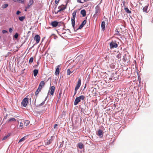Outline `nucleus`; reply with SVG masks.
<instances>
[{"mask_svg": "<svg viewBox=\"0 0 153 153\" xmlns=\"http://www.w3.org/2000/svg\"><path fill=\"white\" fill-rule=\"evenodd\" d=\"M76 11H74L73 13H72V16L73 17L71 18V24L72 25L74 30H75V19L76 16Z\"/></svg>", "mask_w": 153, "mask_h": 153, "instance_id": "nucleus-1", "label": "nucleus"}, {"mask_svg": "<svg viewBox=\"0 0 153 153\" xmlns=\"http://www.w3.org/2000/svg\"><path fill=\"white\" fill-rule=\"evenodd\" d=\"M29 100V98H25L22 100L21 104L24 107H26L27 105Z\"/></svg>", "mask_w": 153, "mask_h": 153, "instance_id": "nucleus-2", "label": "nucleus"}, {"mask_svg": "<svg viewBox=\"0 0 153 153\" xmlns=\"http://www.w3.org/2000/svg\"><path fill=\"white\" fill-rule=\"evenodd\" d=\"M66 7L63 5H62L61 6H59L58 7V9L59 10L57 12H55V13L56 14H57L59 12L64 10L66 9Z\"/></svg>", "mask_w": 153, "mask_h": 153, "instance_id": "nucleus-3", "label": "nucleus"}, {"mask_svg": "<svg viewBox=\"0 0 153 153\" xmlns=\"http://www.w3.org/2000/svg\"><path fill=\"white\" fill-rule=\"evenodd\" d=\"M55 87H51L49 89L48 94L49 95L50 94L53 96L55 91Z\"/></svg>", "mask_w": 153, "mask_h": 153, "instance_id": "nucleus-4", "label": "nucleus"}, {"mask_svg": "<svg viewBox=\"0 0 153 153\" xmlns=\"http://www.w3.org/2000/svg\"><path fill=\"white\" fill-rule=\"evenodd\" d=\"M109 46L111 49L114 48H116L118 47L117 44L113 42H112L110 43Z\"/></svg>", "mask_w": 153, "mask_h": 153, "instance_id": "nucleus-5", "label": "nucleus"}, {"mask_svg": "<svg viewBox=\"0 0 153 153\" xmlns=\"http://www.w3.org/2000/svg\"><path fill=\"white\" fill-rule=\"evenodd\" d=\"M97 134L100 137H102L103 136V131L100 129H99L97 133Z\"/></svg>", "mask_w": 153, "mask_h": 153, "instance_id": "nucleus-6", "label": "nucleus"}, {"mask_svg": "<svg viewBox=\"0 0 153 153\" xmlns=\"http://www.w3.org/2000/svg\"><path fill=\"white\" fill-rule=\"evenodd\" d=\"M86 20H85L79 26V27L76 29V30L81 29L83 27V26L86 24Z\"/></svg>", "mask_w": 153, "mask_h": 153, "instance_id": "nucleus-7", "label": "nucleus"}, {"mask_svg": "<svg viewBox=\"0 0 153 153\" xmlns=\"http://www.w3.org/2000/svg\"><path fill=\"white\" fill-rule=\"evenodd\" d=\"M34 40L36 41V42L38 43L40 40V36L38 35H36L34 37Z\"/></svg>", "mask_w": 153, "mask_h": 153, "instance_id": "nucleus-8", "label": "nucleus"}, {"mask_svg": "<svg viewBox=\"0 0 153 153\" xmlns=\"http://www.w3.org/2000/svg\"><path fill=\"white\" fill-rule=\"evenodd\" d=\"M33 0H30L28 4H27V6L25 7L26 9H29L30 8V7L32 4L33 3Z\"/></svg>", "mask_w": 153, "mask_h": 153, "instance_id": "nucleus-9", "label": "nucleus"}, {"mask_svg": "<svg viewBox=\"0 0 153 153\" xmlns=\"http://www.w3.org/2000/svg\"><path fill=\"white\" fill-rule=\"evenodd\" d=\"M80 101V100L79 97L76 98L74 103L75 105H76Z\"/></svg>", "mask_w": 153, "mask_h": 153, "instance_id": "nucleus-10", "label": "nucleus"}, {"mask_svg": "<svg viewBox=\"0 0 153 153\" xmlns=\"http://www.w3.org/2000/svg\"><path fill=\"white\" fill-rule=\"evenodd\" d=\"M42 87H39L37 90L36 91L35 93L36 95L37 96L39 94V92L41 91L42 89Z\"/></svg>", "mask_w": 153, "mask_h": 153, "instance_id": "nucleus-11", "label": "nucleus"}, {"mask_svg": "<svg viewBox=\"0 0 153 153\" xmlns=\"http://www.w3.org/2000/svg\"><path fill=\"white\" fill-rule=\"evenodd\" d=\"M58 22L56 21L53 22L51 23V25L53 27H56L58 26Z\"/></svg>", "mask_w": 153, "mask_h": 153, "instance_id": "nucleus-12", "label": "nucleus"}, {"mask_svg": "<svg viewBox=\"0 0 153 153\" xmlns=\"http://www.w3.org/2000/svg\"><path fill=\"white\" fill-rule=\"evenodd\" d=\"M81 14L83 16L85 17L86 16V11L85 10H82L81 11Z\"/></svg>", "mask_w": 153, "mask_h": 153, "instance_id": "nucleus-13", "label": "nucleus"}, {"mask_svg": "<svg viewBox=\"0 0 153 153\" xmlns=\"http://www.w3.org/2000/svg\"><path fill=\"white\" fill-rule=\"evenodd\" d=\"M105 22L104 21H103L101 23V27L103 30H104L105 29Z\"/></svg>", "mask_w": 153, "mask_h": 153, "instance_id": "nucleus-14", "label": "nucleus"}, {"mask_svg": "<svg viewBox=\"0 0 153 153\" xmlns=\"http://www.w3.org/2000/svg\"><path fill=\"white\" fill-rule=\"evenodd\" d=\"M78 146L79 149H82L84 146L83 144L81 143H79L78 144Z\"/></svg>", "mask_w": 153, "mask_h": 153, "instance_id": "nucleus-15", "label": "nucleus"}, {"mask_svg": "<svg viewBox=\"0 0 153 153\" xmlns=\"http://www.w3.org/2000/svg\"><path fill=\"white\" fill-rule=\"evenodd\" d=\"M149 5H147L145 6L143 8V12H144L146 13H147V9Z\"/></svg>", "mask_w": 153, "mask_h": 153, "instance_id": "nucleus-16", "label": "nucleus"}, {"mask_svg": "<svg viewBox=\"0 0 153 153\" xmlns=\"http://www.w3.org/2000/svg\"><path fill=\"white\" fill-rule=\"evenodd\" d=\"M33 72L34 76L35 77L38 74V71L37 69H35L33 71Z\"/></svg>", "mask_w": 153, "mask_h": 153, "instance_id": "nucleus-17", "label": "nucleus"}, {"mask_svg": "<svg viewBox=\"0 0 153 153\" xmlns=\"http://www.w3.org/2000/svg\"><path fill=\"white\" fill-rule=\"evenodd\" d=\"M124 10L127 13H131V10H130L128 8V7H124Z\"/></svg>", "mask_w": 153, "mask_h": 153, "instance_id": "nucleus-18", "label": "nucleus"}, {"mask_svg": "<svg viewBox=\"0 0 153 153\" xmlns=\"http://www.w3.org/2000/svg\"><path fill=\"white\" fill-rule=\"evenodd\" d=\"M59 68L58 67H57L56 69L55 72V74L56 75H57L59 74Z\"/></svg>", "mask_w": 153, "mask_h": 153, "instance_id": "nucleus-19", "label": "nucleus"}, {"mask_svg": "<svg viewBox=\"0 0 153 153\" xmlns=\"http://www.w3.org/2000/svg\"><path fill=\"white\" fill-rule=\"evenodd\" d=\"M6 87V88H3L4 89L6 90L7 91V92H8V91H10L11 90L12 91V89H11L10 87L7 86V87Z\"/></svg>", "mask_w": 153, "mask_h": 153, "instance_id": "nucleus-20", "label": "nucleus"}, {"mask_svg": "<svg viewBox=\"0 0 153 153\" xmlns=\"http://www.w3.org/2000/svg\"><path fill=\"white\" fill-rule=\"evenodd\" d=\"M99 11V7L97 6L95 7V14H97Z\"/></svg>", "mask_w": 153, "mask_h": 153, "instance_id": "nucleus-21", "label": "nucleus"}, {"mask_svg": "<svg viewBox=\"0 0 153 153\" xmlns=\"http://www.w3.org/2000/svg\"><path fill=\"white\" fill-rule=\"evenodd\" d=\"M14 2H17L21 3H23L24 2V0H13Z\"/></svg>", "mask_w": 153, "mask_h": 153, "instance_id": "nucleus-22", "label": "nucleus"}, {"mask_svg": "<svg viewBox=\"0 0 153 153\" xmlns=\"http://www.w3.org/2000/svg\"><path fill=\"white\" fill-rule=\"evenodd\" d=\"M81 85V80L80 79H79L76 86H80Z\"/></svg>", "mask_w": 153, "mask_h": 153, "instance_id": "nucleus-23", "label": "nucleus"}, {"mask_svg": "<svg viewBox=\"0 0 153 153\" xmlns=\"http://www.w3.org/2000/svg\"><path fill=\"white\" fill-rule=\"evenodd\" d=\"M10 135L9 134H8L7 135L4 136L3 138L2 139V140H6L8 137Z\"/></svg>", "mask_w": 153, "mask_h": 153, "instance_id": "nucleus-24", "label": "nucleus"}, {"mask_svg": "<svg viewBox=\"0 0 153 153\" xmlns=\"http://www.w3.org/2000/svg\"><path fill=\"white\" fill-rule=\"evenodd\" d=\"M26 136H25L22 138L19 141V143H20L22 141H24L26 139Z\"/></svg>", "mask_w": 153, "mask_h": 153, "instance_id": "nucleus-25", "label": "nucleus"}, {"mask_svg": "<svg viewBox=\"0 0 153 153\" xmlns=\"http://www.w3.org/2000/svg\"><path fill=\"white\" fill-rule=\"evenodd\" d=\"M25 17L24 16H22V17H19V19L20 21H23V20L25 19Z\"/></svg>", "mask_w": 153, "mask_h": 153, "instance_id": "nucleus-26", "label": "nucleus"}, {"mask_svg": "<svg viewBox=\"0 0 153 153\" xmlns=\"http://www.w3.org/2000/svg\"><path fill=\"white\" fill-rule=\"evenodd\" d=\"M53 141V139H50L46 143V144L48 145L51 144Z\"/></svg>", "mask_w": 153, "mask_h": 153, "instance_id": "nucleus-27", "label": "nucleus"}, {"mask_svg": "<svg viewBox=\"0 0 153 153\" xmlns=\"http://www.w3.org/2000/svg\"><path fill=\"white\" fill-rule=\"evenodd\" d=\"M33 57H31L29 59V63L30 64H31L33 62Z\"/></svg>", "mask_w": 153, "mask_h": 153, "instance_id": "nucleus-28", "label": "nucleus"}, {"mask_svg": "<svg viewBox=\"0 0 153 153\" xmlns=\"http://www.w3.org/2000/svg\"><path fill=\"white\" fill-rule=\"evenodd\" d=\"M51 77H49L47 80V82H48L50 83V85L51 86Z\"/></svg>", "mask_w": 153, "mask_h": 153, "instance_id": "nucleus-29", "label": "nucleus"}, {"mask_svg": "<svg viewBox=\"0 0 153 153\" xmlns=\"http://www.w3.org/2000/svg\"><path fill=\"white\" fill-rule=\"evenodd\" d=\"M51 37L52 38H53L54 39H56L57 38V36L54 34L52 35Z\"/></svg>", "mask_w": 153, "mask_h": 153, "instance_id": "nucleus-30", "label": "nucleus"}, {"mask_svg": "<svg viewBox=\"0 0 153 153\" xmlns=\"http://www.w3.org/2000/svg\"><path fill=\"white\" fill-rule=\"evenodd\" d=\"M7 4H5L2 6V8L3 9H4L7 7L8 6Z\"/></svg>", "mask_w": 153, "mask_h": 153, "instance_id": "nucleus-31", "label": "nucleus"}, {"mask_svg": "<svg viewBox=\"0 0 153 153\" xmlns=\"http://www.w3.org/2000/svg\"><path fill=\"white\" fill-rule=\"evenodd\" d=\"M45 85V82L43 81L41 82L39 86H43Z\"/></svg>", "mask_w": 153, "mask_h": 153, "instance_id": "nucleus-32", "label": "nucleus"}, {"mask_svg": "<svg viewBox=\"0 0 153 153\" xmlns=\"http://www.w3.org/2000/svg\"><path fill=\"white\" fill-rule=\"evenodd\" d=\"M16 120L15 118H12L8 120V122H10L12 121H16Z\"/></svg>", "mask_w": 153, "mask_h": 153, "instance_id": "nucleus-33", "label": "nucleus"}, {"mask_svg": "<svg viewBox=\"0 0 153 153\" xmlns=\"http://www.w3.org/2000/svg\"><path fill=\"white\" fill-rule=\"evenodd\" d=\"M79 97L80 98V100H83L84 99L85 97L84 96L81 95V96Z\"/></svg>", "mask_w": 153, "mask_h": 153, "instance_id": "nucleus-34", "label": "nucleus"}, {"mask_svg": "<svg viewBox=\"0 0 153 153\" xmlns=\"http://www.w3.org/2000/svg\"><path fill=\"white\" fill-rule=\"evenodd\" d=\"M30 123V121L28 120H26L25 123V124H26V126H27Z\"/></svg>", "mask_w": 153, "mask_h": 153, "instance_id": "nucleus-35", "label": "nucleus"}, {"mask_svg": "<svg viewBox=\"0 0 153 153\" xmlns=\"http://www.w3.org/2000/svg\"><path fill=\"white\" fill-rule=\"evenodd\" d=\"M79 87H76L75 89V94H75L76 93V91L79 88Z\"/></svg>", "mask_w": 153, "mask_h": 153, "instance_id": "nucleus-36", "label": "nucleus"}, {"mask_svg": "<svg viewBox=\"0 0 153 153\" xmlns=\"http://www.w3.org/2000/svg\"><path fill=\"white\" fill-rule=\"evenodd\" d=\"M14 37L15 39H17L18 37V33H16L14 36Z\"/></svg>", "mask_w": 153, "mask_h": 153, "instance_id": "nucleus-37", "label": "nucleus"}, {"mask_svg": "<svg viewBox=\"0 0 153 153\" xmlns=\"http://www.w3.org/2000/svg\"><path fill=\"white\" fill-rule=\"evenodd\" d=\"M117 57L119 59L121 57V54L119 53V54H118Z\"/></svg>", "mask_w": 153, "mask_h": 153, "instance_id": "nucleus-38", "label": "nucleus"}, {"mask_svg": "<svg viewBox=\"0 0 153 153\" xmlns=\"http://www.w3.org/2000/svg\"><path fill=\"white\" fill-rule=\"evenodd\" d=\"M71 71L69 69H68L67 70V75H69L71 73Z\"/></svg>", "mask_w": 153, "mask_h": 153, "instance_id": "nucleus-39", "label": "nucleus"}, {"mask_svg": "<svg viewBox=\"0 0 153 153\" xmlns=\"http://www.w3.org/2000/svg\"><path fill=\"white\" fill-rule=\"evenodd\" d=\"M2 32L3 34L7 32V31L5 30H3L2 31Z\"/></svg>", "mask_w": 153, "mask_h": 153, "instance_id": "nucleus-40", "label": "nucleus"}, {"mask_svg": "<svg viewBox=\"0 0 153 153\" xmlns=\"http://www.w3.org/2000/svg\"><path fill=\"white\" fill-rule=\"evenodd\" d=\"M13 31V30L12 29V28H9V32L10 33H11Z\"/></svg>", "mask_w": 153, "mask_h": 153, "instance_id": "nucleus-41", "label": "nucleus"}, {"mask_svg": "<svg viewBox=\"0 0 153 153\" xmlns=\"http://www.w3.org/2000/svg\"><path fill=\"white\" fill-rule=\"evenodd\" d=\"M31 97H32L31 96H30L29 95L26 96L25 98H29V99L31 100Z\"/></svg>", "mask_w": 153, "mask_h": 153, "instance_id": "nucleus-42", "label": "nucleus"}, {"mask_svg": "<svg viewBox=\"0 0 153 153\" xmlns=\"http://www.w3.org/2000/svg\"><path fill=\"white\" fill-rule=\"evenodd\" d=\"M23 126V123L22 122H21L20 123V125H19V127H22Z\"/></svg>", "mask_w": 153, "mask_h": 153, "instance_id": "nucleus-43", "label": "nucleus"}, {"mask_svg": "<svg viewBox=\"0 0 153 153\" xmlns=\"http://www.w3.org/2000/svg\"><path fill=\"white\" fill-rule=\"evenodd\" d=\"M123 4V6L124 7H126V4H125V1H123L122 2Z\"/></svg>", "mask_w": 153, "mask_h": 153, "instance_id": "nucleus-44", "label": "nucleus"}, {"mask_svg": "<svg viewBox=\"0 0 153 153\" xmlns=\"http://www.w3.org/2000/svg\"><path fill=\"white\" fill-rule=\"evenodd\" d=\"M60 0H55V2L56 4H58Z\"/></svg>", "mask_w": 153, "mask_h": 153, "instance_id": "nucleus-45", "label": "nucleus"}, {"mask_svg": "<svg viewBox=\"0 0 153 153\" xmlns=\"http://www.w3.org/2000/svg\"><path fill=\"white\" fill-rule=\"evenodd\" d=\"M21 13V12L19 11H18L17 12H16V14L17 15H19L20 13Z\"/></svg>", "mask_w": 153, "mask_h": 153, "instance_id": "nucleus-46", "label": "nucleus"}, {"mask_svg": "<svg viewBox=\"0 0 153 153\" xmlns=\"http://www.w3.org/2000/svg\"><path fill=\"white\" fill-rule=\"evenodd\" d=\"M77 2L80 3H82V2L81 1V0H77Z\"/></svg>", "mask_w": 153, "mask_h": 153, "instance_id": "nucleus-47", "label": "nucleus"}, {"mask_svg": "<svg viewBox=\"0 0 153 153\" xmlns=\"http://www.w3.org/2000/svg\"><path fill=\"white\" fill-rule=\"evenodd\" d=\"M94 89H95V91H94V90H93V92H94V93H95V94H96V92H97V91H96V88H94Z\"/></svg>", "mask_w": 153, "mask_h": 153, "instance_id": "nucleus-48", "label": "nucleus"}, {"mask_svg": "<svg viewBox=\"0 0 153 153\" xmlns=\"http://www.w3.org/2000/svg\"><path fill=\"white\" fill-rule=\"evenodd\" d=\"M38 65V63H37V65H34L33 67H34L35 68H36V67H37V66Z\"/></svg>", "mask_w": 153, "mask_h": 153, "instance_id": "nucleus-49", "label": "nucleus"}, {"mask_svg": "<svg viewBox=\"0 0 153 153\" xmlns=\"http://www.w3.org/2000/svg\"><path fill=\"white\" fill-rule=\"evenodd\" d=\"M123 60L125 61H126V58H125V57L124 56H123Z\"/></svg>", "mask_w": 153, "mask_h": 153, "instance_id": "nucleus-50", "label": "nucleus"}, {"mask_svg": "<svg viewBox=\"0 0 153 153\" xmlns=\"http://www.w3.org/2000/svg\"><path fill=\"white\" fill-rule=\"evenodd\" d=\"M61 93H60L59 94V99L60 98V97H61Z\"/></svg>", "mask_w": 153, "mask_h": 153, "instance_id": "nucleus-51", "label": "nucleus"}, {"mask_svg": "<svg viewBox=\"0 0 153 153\" xmlns=\"http://www.w3.org/2000/svg\"><path fill=\"white\" fill-rule=\"evenodd\" d=\"M45 103V102H42L41 104H40V105H42L43 104H44Z\"/></svg>", "mask_w": 153, "mask_h": 153, "instance_id": "nucleus-52", "label": "nucleus"}, {"mask_svg": "<svg viewBox=\"0 0 153 153\" xmlns=\"http://www.w3.org/2000/svg\"><path fill=\"white\" fill-rule=\"evenodd\" d=\"M58 126V125L57 124H55L54 125V128H56Z\"/></svg>", "mask_w": 153, "mask_h": 153, "instance_id": "nucleus-53", "label": "nucleus"}, {"mask_svg": "<svg viewBox=\"0 0 153 153\" xmlns=\"http://www.w3.org/2000/svg\"><path fill=\"white\" fill-rule=\"evenodd\" d=\"M27 9H26L25 8V11H27Z\"/></svg>", "mask_w": 153, "mask_h": 153, "instance_id": "nucleus-54", "label": "nucleus"}, {"mask_svg": "<svg viewBox=\"0 0 153 153\" xmlns=\"http://www.w3.org/2000/svg\"><path fill=\"white\" fill-rule=\"evenodd\" d=\"M93 88H94L93 87H92V88H91V89H93Z\"/></svg>", "mask_w": 153, "mask_h": 153, "instance_id": "nucleus-55", "label": "nucleus"}, {"mask_svg": "<svg viewBox=\"0 0 153 153\" xmlns=\"http://www.w3.org/2000/svg\"><path fill=\"white\" fill-rule=\"evenodd\" d=\"M152 23H153V19L152 20Z\"/></svg>", "mask_w": 153, "mask_h": 153, "instance_id": "nucleus-56", "label": "nucleus"}, {"mask_svg": "<svg viewBox=\"0 0 153 153\" xmlns=\"http://www.w3.org/2000/svg\"><path fill=\"white\" fill-rule=\"evenodd\" d=\"M86 87H85L84 89H85Z\"/></svg>", "mask_w": 153, "mask_h": 153, "instance_id": "nucleus-57", "label": "nucleus"}, {"mask_svg": "<svg viewBox=\"0 0 153 153\" xmlns=\"http://www.w3.org/2000/svg\"><path fill=\"white\" fill-rule=\"evenodd\" d=\"M86 84H85V86H86Z\"/></svg>", "mask_w": 153, "mask_h": 153, "instance_id": "nucleus-58", "label": "nucleus"}, {"mask_svg": "<svg viewBox=\"0 0 153 153\" xmlns=\"http://www.w3.org/2000/svg\"><path fill=\"white\" fill-rule=\"evenodd\" d=\"M98 87V88L99 89V87Z\"/></svg>", "mask_w": 153, "mask_h": 153, "instance_id": "nucleus-59", "label": "nucleus"}, {"mask_svg": "<svg viewBox=\"0 0 153 153\" xmlns=\"http://www.w3.org/2000/svg\"><path fill=\"white\" fill-rule=\"evenodd\" d=\"M1 38V36H0V38Z\"/></svg>", "mask_w": 153, "mask_h": 153, "instance_id": "nucleus-60", "label": "nucleus"}, {"mask_svg": "<svg viewBox=\"0 0 153 153\" xmlns=\"http://www.w3.org/2000/svg\"><path fill=\"white\" fill-rule=\"evenodd\" d=\"M70 0H68V1H69Z\"/></svg>", "mask_w": 153, "mask_h": 153, "instance_id": "nucleus-61", "label": "nucleus"}]
</instances>
